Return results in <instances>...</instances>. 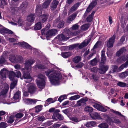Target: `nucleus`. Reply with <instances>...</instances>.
<instances>
[{
  "instance_id": "f257e3e1",
  "label": "nucleus",
  "mask_w": 128,
  "mask_h": 128,
  "mask_svg": "<svg viewBox=\"0 0 128 128\" xmlns=\"http://www.w3.org/2000/svg\"><path fill=\"white\" fill-rule=\"evenodd\" d=\"M46 74L50 79L51 83L54 85H58L60 84L62 80L64 82L67 79L66 77L63 78L60 72H57L53 69L48 70L45 72Z\"/></svg>"
},
{
  "instance_id": "f03ea898",
  "label": "nucleus",
  "mask_w": 128,
  "mask_h": 128,
  "mask_svg": "<svg viewBox=\"0 0 128 128\" xmlns=\"http://www.w3.org/2000/svg\"><path fill=\"white\" fill-rule=\"evenodd\" d=\"M34 62V60H26L25 63L24 68L22 69V71L24 72V73H23V77L24 78L27 79L25 81L26 83L31 82L32 80V78L30 76V73L28 72L25 73V71L26 72V71L29 72L31 70V65Z\"/></svg>"
},
{
  "instance_id": "7ed1b4c3",
  "label": "nucleus",
  "mask_w": 128,
  "mask_h": 128,
  "mask_svg": "<svg viewBox=\"0 0 128 128\" xmlns=\"http://www.w3.org/2000/svg\"><path fill=\"white\" fill-rule=\"evenodd\" d=\"M46 79L45 77L43 74H40L38 75L36 82L38 86L40 89V91L42 90L44 88Z\"/></svg>"
},
{
  "instance_id": "20e7f679",
  "label": "nucleus",
  "mask_w": 128,
  "mask_h": 128,
  "mask_svg": "<svg viewBox=\"0 0 128 128\" xmlns=\"http://www.w3.org/2000/svg\"><path fill=\"white\" fill-rule=\"evenodd\" d=\"M68 32L65 36L63 34H61L58 36V38L61 40H66L68 39L70 37L69 36H76V33L75 32L74 33H70V31H68Z\"/></svg>"
},
{
  "instance_id": "39448f33",
  "label": "nucleus",
  "mask_w": 128,
  "mask_h": 128,
  "mask_svg": "<svg viewBox=\"0 0 128 128\" xmlns=\"http://www.w3.org/2000/svg\"><path fill=\"white\" fill-rule=\"evenodd\" d=\"M14 73L13 72H12L9 74V78L12 81V82L10 86V89H13L16 85L17 80V79H14Z\"/></svg>"
},
{
  "instance_id": "423d86ee",
  "label": "nucleus",
  "mask_w": 128,
  "mask_h": 128,
  "mask_svg": "<svg viewBox=\"0 0 128 128\" xmlns=\"http://www.w3.org/2000/svg\"><path fill=\"white\" fill-rule=\"evenodd\" d=\"M0 88V95H4L6 94L9 89V86L6 83H4Z\"/></svg>"
},
{
  "instance_id": "0eeeda50",
  "label": "nucleus",
  "mask_w": 128,
  "mask_h": 128,
  "mask_svg": "<svg viewBox=\"0 0 128 128\" xmlns=\"http://www.w3.org/2000/svg\"><path fill=\"white\" fill-rule=\"evenodd\" d=\"M25 87L27 88L28 92L30 94L34 93L36 90V88L34 85L32 83L28 84L27 86H26Z\"/></svg>"
},
{
  "instance_id": "6e6552de",
  "label": "nucleus",
  "mask_w": 128,
  "mask_h": 128,
  "mask_svg": "<svg viewBox=\"0 0 128 128\" xmlns=\"http://www.w3.org/2000/svg\"><path fill=\"white\" fill-rule=\"evenodd\" d=\"M88 100V98H82L77 102L75 106H80L86 105V102Z\"/></svg>"
},
{
  "instance_id": "1a4fd4ad",
  "label": "nucleus",
  "mask_w": 128,
  "mask_h": 128,
  "mask_svg": "<svg viewBox=\"0 0 128 128\" xmlns=\"http://www.w3.org/2000/svg\"><path fill=\"white\" fill-rule=\"evenodd\" d=\"M115 36L114 34L109 39L107 43V46L108 48H112L113 47V44L115 40Z\"/></svg>"
},
{
  "instance_id": "9d476101",
  "label": "nucleus",
  "mask_w": 128,
  "mask_h": 128,
  "mask_svg": "<svg viewBox=\"0 0 128 128\" xmlns=\"http://www.w3.org/2000/svg\"><path fill=\"white\" fill-rule=\"evenodd\" d=\"M48 17V14H43L39 17V20L41 23H43L47 21Z\"/></svg>"
},
{
  "instance_id": "9b49d317",
  "label": "nucleus",
  "mask_w": 128,
  "mask_h": 128,
  "mask_svg": "<svg viewBox=\"0 0 128 128\" xmlns=\"http://www.w3.org/2000/svg\"><path fill=\"white\" fill-rule=\"evenodd\" d=\"M25 103L27 104H34L37 101V100L34 99L26 98L23 99Z\"/></svg>"
},
{
  "instance_id": "f8f14e48",
  "label": "nucleus",
  "mask_w": 128,
  "mask_h": 128,
  "mask_svg": "<svg viewBox=\"0 0 128 128\" xmlns=\"http://www.w3.org/2000/svg\"><path fill=\"white\" fill-rule=\"evenodd\" d=\"M8 73V71L6 68L2 69L0 72L1 78L4 80H5L6 78V75Z\"/></svg>"
},
{
  "instance_id": "ddd939ff",
  "label": "nucleus",
  "mask_w": 128,
  "mask_h": 128,
  "mask_svg": "<svg viewBox=\"0 0 128 128\" xmlns=\"http://www.w3.org/2000/svg\"><path fill=\"white\" fill-rule=\"evenodd\" d=\"M93 106L98 110L103 112H106L107 110L105 107H103L98 104H96L93 105Z\"/></svg>"
},
{
  "instance_id": "4468645a",
  "label": "nucleus",
  "mask_w": 128,
  "mask_h": 128,
  "mask_svg": "<svg viewBox=\"0 0 128 128\" xmlns=\"http://www.w3.org/2000/svg\"><path fill=\"white\" fill-rule=\"evenodd\" d=\"M57 32V31L56 29H52L48 31L46 34V37H49L50 36H53Z\"/></svg>"
},
{
  "instance_id": "2eb2a0df",
  "label": "nucleus",
  "mask_w": 128,
  "mask_h": 128,
  "mask_svg": "<svg viewBox=\"0 0 128 128\" xmlns=\"http://www.w3.org/2000/svg\"><path fill=\"white\" fill-rule=\"evenodd\" d=\"M18 44L20 46V47H25L26 48L30 49L32 48L31 46L28 43L24 42H18Z\"/></svg>"
},
{
  "instance_id": "dca6fc26",
  "label": "nucleus",
  "mask_w": 128,
  "mask_h": 128,
  "mask_svg": "<svg viewBox=\"0 0 128 128\" xmlns=\"http://www.w3.org/2000/svg\"><path fill=\"white\" fill-rule=\"evenodd\" d=\"M90 115L92 118L94 120L96 119H102L100 116L96 112H94L91 114H90Z\"/></svg>"
},
{
  "instance_id": "f3484780",
  "label": "nucleus",
  "mask_w": 128,
  "mask_h": 128,
  "mask_svg": "<svg viewBox=\"0 0 128 128\" xmlns=\"http://www.w3.org/2000/svg\"><path fill=\"white\" fill-rule=\"evenodd\" d=\"M90 41V39H88L84 40L79 46V48L81 49L86 46L88 44Z\"/></svg>"
},
{
  "instance_id": "a211bd4d",
  "label": "nucleus",
  "mask_w": 128,
  "mask_h": 128,
  "mask_svg": "<svg viewBox=\"0 0 128 128\" xmlns=\"http://www.w3.org/2000/svg\"><path fill=\"white\" fill-rule=\"evenodd\" d=\"M58 3V2L56 0H54L50 4V9L52 10H54L57 7V6Z\"/></svg>"
},
{
  "instance_id": "6ab92c4d",
  "label": "nucleus",
  "mask_w": 128,
  "mask_h": 128,
  "mask_svg": "<svg viewBox=\"0 0 128 128\" xmlns=\"http://www.w3.org/2000/svg\"><path fill=\"white\" fill-rule=\"evenodd\" d=\"M77 14V13L76 12L69 16L67 20L68 22L70 23L76 17Z\"/></svg>"
},
{
  "instance_id": "aec40b11",
  "label": "nucleus",
  "mask_w": 128,
  "mask_h": 128,
  "mask_svg": "<svg viewBox=\"0 0 128 128\" xmlns=\"http://www.w3.org/2000/svg\"><path fill=\"white\" fill-rule=\"evenodd\" d=\"M126 51V50L124 47L122 48H120L119 50L117 52L116 56H119L121 55L124 54Z\"/></svg>"
},
{
  "instance_id": "412c9836",
  "label": "nucleus",
  "mask_w": 128,
  "mask_h": 128,
  "mask_svg": "<svg viewBox=\"0 0 128 128\" xmlns=\"http://www.w3.org/2000/svg\"><path fill=\"white\" fill-rule=\"evenodd\" d=\"M109 67L108 66H103L99 70V72L100 74H104L108 70Z\"/></svg>"
},
{
  "instance_id": "4be33fe9",
  "label": "nucleus",
  "mask_w": 128,
  "mask_h": 128,
  "mask_svg": "<svg viewBox=\"0 0 128 128\" xmlns=\"http://www.w3.org/2000/svg\"><path fill=\"white\" fill-rule=\"evenodd\" d=\"M20 92L19 91L17 92L14 95V100H17L16 102H18L19 101L18 99L20 97Z\"/></svg>"
},
{
  "instance_id": "5701e85b",
  "label": "nucleus",
  "mask_w": 128,
  "mask_h": 128,
  "mask_svg": "<svg viewBox=\"0 0 128 128\" xmlns=\"http://www.w3.org/2000/svg\"><path fill=\"white\" fill-rule=\"evenodd\" d=\"M128 76V70H127L124 72L120 73L119 74V77L124 78Z\"/></svg>"
},
{
  "instance_id": "b1692460",
  "label": "nucleus",
  "mask_w": 128,
  "mask_h": 128,
  "mask_svg": "<svg viewBox=\"0 0 128 128\" xmlns=\"http://www.w3.org/2000/svg\"><path fill=\"white\" fill-rule=\"evenodd\" d=\"M128 66V60L124 63L122 64L118 68L119 70L120 71L123 70L124 68H127Z\"/></svg>"
},
{
  "instance_id": "393cba45",
  "label": "nucleus",
  "mask_w": 128,
  "mask_h": 128,
  "mask_svg": "<svg viewBox=\"0 0 128 128\" xmlns=\"http://www.w3.org/2000/svg\"><path fill=\"white\" fill-rule=\"evenodd\" d=\"M51 0H46L42 5V7L44 8H47L49 6Z\"/></svg>"
},
{
  "instance_id": "a878e982",
  "label": "nucleus",
  "mask_w": 128,
  "mask_h": 128,
  "mask_svg": "<svg viewBox=\"0 0 128 128\" xmlns=\"http://www.w3.org/2000/svg\"><path fill=\"white\" fill-rule=\"evenodd\" d=\"M105 51L104 50H102L101 52V62L102 63H104L106 60V58L105 54Z\"/></svg>"
},
{
  "instance_id": "bb28decb",
  "label": "nucleus",
  "mask_w": 128,
  "mask_h": 128,
  "mask_svg": "<svg viewBox=\"0 0 128 128\" xmlns=\"http://www.w3.org/2000/svg\"><path fill=\"white\" fill-rule=\"evenodd\" d=\"M34 14H32L28 16L27 18L29 22H32L34 21Z\"/></svg>"
},
{
  "instance_id": "cd10ccee",
  "label": "nucleus",
  "mask_w": 128,
  "mask_h": 128,
  "mask_svg": "<svg viewBox=\"0 0 128 128\" xmlns=\"http://www.w3.org/2000/svg\"><path fill=\"white\" fill-rule=\"evenodd\" d=\"M42 28L41 24L40 22H38L36 24L34 28V29L35 30H38Z\"/></svg>"
},
{
  "instance_id": "c85d7f7f",
  "label": "nucleus",
  "mask_w": 128,
  "mask_h": 128,
  "mask_svg": "<svg viewBox=\"0 0 128 128\" xmlns=\"http://www.w3.org/2000/svg\"><path fill=\"white\" fill-rule=\"evenodd\" d=\"M62 56L64 58H66L72 55V53L70 52H63L62 54Z\"/></svg>"
},
{
  "instance_id": "c756f323",
  "label": "nucleus",
  "mask_w": 128,
  "mask_h": 128,
  "mask_svg": "<svg viewBox=\"0 0 128 128\" xmlns=\"http://www.w3.org/2000/svg\"><path fill=\"white\" fill-rule=\"evenodd\" d=\"M94 13L95 12H92L91 14L87 17L86 18V20L88 22H90L92 20Z\"/></svg>"
},
{
  "instance_id": "7c9ffc66",
  "label": "nucleus",
  "mask_w": 128,
  "mask_h": 128,
  "mask_svg": "<svg viewBox=\"0 0 128 128\" xmlns=\"http://www.w3.org/2000/svg\"><path fill=\"white\" fill-rule=\"evenodd\" d=\"M95 124L96 123L94 122L91 121L86 122V126L87 127H90L94 126Z\"/></svg>"
},
{
  "instance_id": "2f4dec72",
  "label": "nucleus",
  "mask_w": 128,
  "mask_h": 128,
  "mask_svg": "<svg viewBox=\"0 0 128 128\" xmlns=\"http://www.w3.org/2000/svg\"><path fill=\"white\" fill-rule=\"evenodd\" d=\"M110 120L111 121L110 122L109 124H110L111 122H113L116 124H119L120 122V121L119 120L117 119H114V118L112 119L111 118Z\"/></svg>"
},
{
  "instance_id": "473e14b6",
  "label": "nucleus",
  "mask_w": 128,
  "mask_h": 128,
  "mask_svg": "<svg viewBox=\"0 0 128 128\" xmlns=\"http://www.w3.org/2000/svg\"><path fill=\"white\" fill-rule=\"evenodd\" d=\"M13 72L14 73V74L13 75L14 76V79H16V78L15 77H16L17 78H19V77H20L21 76V72L20 71H18L16 73H15L13 71L11 72H10L9 73L11 72Z\"/></svg>"
},
{
  "instance_id": "72a5a7b5",
  "label": "nucleus",
  "mask_w": 128,
  "mask_h": 128,
  "mask_svg": "<svg viewBox=\"0 0 128 128\" xmlns=\"http://www.w3.org/2000/svg\"><path fill=\"white\" fill-rule=\"evenodd\" d=\"M79 6V4L77 3L75 4L71 8L70 11L71 12H72L75 11Z\"/></svg>"
},
{
  "instance_id": "f704fd0d",
  "label": "nucleus",
  "mask_w": 128,
  "mask_h": 128,
  "mask_svg": "<svg viewBox=\"0 0 128 128\" xmlns=\"http://www.w3.org/2000/svg\"><path fill=\"white\" fill-rule=\"evenodd\" d=\"M102 116L104 118L103 119L107 121L109 124H110V122L111 121L110 120L111 118L106 114H103Z\"/></svg>"
},
{
  "instance_id": "c9c22d12",
  "label": "nucleus",
  "mask_w": 128,
  "mask_h": 128,
  "mask_svg": "<svg viewBox=\"0 0 128 128\" xmlns=\"http://www.w3.org/2000/svg\"><path fill=\"white\" fill-rule=\"evenodd\" d=\"M84 110L85 112L90 113L93 111V108L90 106H87L84 108Z\"/></svg>"
},
{
  "instance_id": "e433bc0d",
  "label": "nucleus",
  "mask_w": 128,
  "mask_h": 128,
  "mask_svg": "<svg viewBox=\"0 0 128 128\" xmlns=\"http://www.w3.org/2000/svg\"><path fill=\"white\" fill-rule=\"evenodd\" d=\"M36 68H38V69H46V67L40 64H37L35 66Z\"/></svg>"
},
{
  "instance_id": "4c0bfd02",
  "label": "nucleus",
  "mask_w": 128,
  "mask_h": 128,
  "mask_svg": "<svg viewBox=\"0 0 128 128\" xmlns=\"http://www.w3.org/2000/svg\"><path fill=\"white\" fill-rule=\"evenodd\" d=\"M42 106L41 105H40L37 106L35 107L36 112H38L40 111L42 109Z\"/></svg>"
},
{
  "instance_id": "58836bf2",
  "label": "nucleus",
  "mask_w": 128,
  "mask_h": 128,
  "mask_svg": "<svg viewBox=\"0 0 128 128\" xmlns=\"http://www.w3.org/2000/svg\"><path fill=\"white\" fill-rule=\"evenodd\" d=\"M98 126L100 128H108V126L107 124L106 123H103L100 124Z\"/></svg>"
},
{
  "instance_id": "ea45409f",
  "label": "nucleus",
  "mask_w": 128,
  "mask_h": 128,
  "mask_svg": "<svg viewBox=\"0 0 128 128\" xmlns=\"http://www.w3.org/2000/svg\"><path fill=\"white\" fill-rule=\"evenodd\" d=\"M14 116H10L7 120V122L8 123L11 124L14 121Z\"/></svg>"
},
{
  "instance_id": "a19ab883",
  "label": "nucleus",
  "mask_w": 128,
  "mask_h": 128,
  "mask_svg": "<svg viewBox=\"0 0 128 128\" xmlns=\"http://www.w3.org/2000/svg\"><path fill=\"white\" fill-rule=\"evenodd\" d=\"M90 25L88 24H85L82 25L81 26L80 28L81 29L83 30H87L90 26Z\"/></svg>"
},
{
  "instance_id": "79ce46f5",
  "label": "nucleus",
  "mask_w": 128,
  "mask_h": 128,
  "mask_svg": "<svg viewBox=\"0 0 128 128\" xmlns=\"http://www.w3.org/2000/svg\"><path fill=\"white\" fill-rule=\"evenodd\" d=\"M117 84L118 86L122 87H124L126 86L127 87V84L125 83L124 82H119Z\"/></svg>"
},
{
  "instance_id": "37998d69",
  "label": "nucleus",
  "mask_w": 128,
  "mask_h": 128,
  "mask_svg": "<svg viewBox=\"0 0 128 128\" xmlns=\"http://www.w3.org/2000/svg\"><path fill=\"white\" fill-rule=\"evenodd\" d=\"M81 58L80 56H77L74 57L73 59V61L75 63H78L80 61Z\"/></svg>"
},
{
  "instance_id": "c03bdc74",
  "label": "nucleus",
  "mask_w": 128,
  "mask_h": 128,
  "mask_svg": "<svg viewBox=\"0 0 128 128\" xmlns=\"http://www.w3.org/2000/svg\"><path fill=\"white\" fill-rule=\"evenodd\" d=\"M80 97L79 95H76L74 96H71L69 98V99L70 100H75L78 98Z\"/></svg>"
},
{
  "instance_id": "a18cd8bd",
  "label": "nucleus",
  "mask_w": 128,
  "mask_h": 128,
  "mask_svg": "<svg viewBox=\"0 0 128 128\" xmlns=\"http://www.w3.org/2000/svg\"><path fill=\"white\" fill-rule=\"evenodd\" d=\"M70 120L76 122H78L82 120L80 118L76 117H73L70 118Z\"/></svg>"
},
{
  "instance_id": "49530a36",
  "label": "nucleus",
  "mask_w": 128,
  "mask_h": 128,
  "mask_svg": "<svg viewBox=\"0 0 128 128\" xmlns=\"http://www.w3.org/2000/svg\"><path fill=\"white\" fill-rule=\"evenodd\" d=\"M26 88L24 87L23 89V93L24 95L25 96H27L28 95V92L27 91V90H26Z\"/></svg>"
},
{
  "instance_id": "de8ad7c7",
  "label": "nucleus",
  "mask_w": 128,
  "mask_h": 128,
  "mask_svg": "<svg viewBox=\"0 0 128 128\" xmlns=\"http://www.w3.org/2000/svg\"><path fill=\"white\" fill-rule=\"evenodd\" d=\"M110 111L114 113L115 114H116V115H118L119 116H123L122 115L121 113L117 111H115L113 110H110Z\"/></svg>"
},
{
  "instance_id": "09e8293b",
  "label": "nucleus",
  "mask_w": 128,
  "mask_h": 128,
  "mask_svg": "<svg viewBox=\"0 0 128 128\" xmlns=\"http://www.w3.org/2000/svg\"><path fill=\"white\" fill-rule=\"evenodd\" d=\"M7 126V124L5 122H3L0 123V128H5Z\"/></svg>"
},
{
  "instance_id": "8fccbe9b",
  "label": "nucleus",
  "mask_w": 128,
  "mask_h": 128,
  "mask_svg": "<svg viewBox=\"0 0 128 128\" xmlns=\"http://www.w3.org/2000/svg\"><path fill=\"white\" fill-rule=\"evenodd\" d=\"M58 27L59 28L62 27L64 26V22L62 21H60L58 22H57Z\"/></svg>"
},
{
  "instance_id": "3c124183",
  "label": "nucleus",
  "mask_w": 128,
  "mask_h": 128,
  "mask_svg": "<svg viewBox=\"0 0 128 128\" xmlns=\"http://www.w3.org/2000/svg\"><path fill=\"white\" fill-rule=\"evenodd\" d=\"M16 57L12 55V56H10L9 57V59L12 62H14L16 61Z\"/></svg>"
},
{
  "instance_id": "603ef678",
  "label": "nucleus",
  "mask_w": 128,
  "mask_h": 128,
  "mask_svg": "<svg viewBox=\"0 0 128 128\" xmlns=\"http://www.w3.org/2000/svg\"><path fill=\"white\" fill-rule=\"evenodd\" d=\"M112 72H114L117 71L118 68V66H112Z\"/></svg>"
},
{
  "instance_id": "864d4df0",
  "label": "nucleus",
  "mask_w": 128,
  "mask_h": 128,
  "mask_svg": "<svg viewBox=\"0 0 128 128\" xmlns=\"http://www.w3.org/2000/svg\"><path fill=\"white\" fill-rule=\"evenodd\" d=\"M78 44H76L69 46V49L70 50H71L74 48H75L78 46Z\"/></svg>"
},
{
  "instance_id": "5fc2aeb1",
  "label": "nucleus",
  "mask_w": 128,
  "mask_h": 128,
  "mask_svg": "<svg viewBox=\"0 0 128 128\" xmlns=\"http://www.w3.org/2000/svg\"><path fill=\"white\" fill-rule=\"evenodd\" d=\"M37 119L40 121L42 122L46 119V118L44 116H42L38 117Z\"/></svg>"
},
{
  "instance_id": "6e6d98bb",
  "label": "nucleus",
  "mask_w": 128,
  "mask_h": 128,
  "mask_svg": "<svg viewBox=\"0 0 128 128\" xmlns=\"http://www.w3.org/2000/svg\"><path fill=\"white\" fill-rule=\"evenodd\" d=\"M97 60L95 58L94 59L91 61V64L92 66H94L97 63Z\"/></svg>"
},
{
  "instance_id": "4d7b16f0",
  "label": "nucleus",
  "mask_w": 128,
  "mask_h": 128,
  "mask_svg": "<svg viewBox=\"0 0 128 128\" xmlns=\"http://www.w3.org/2000/svg\"><path fill=\"white\" fill-rule=\"evenodd\" d=\"M28 3L26 2H23L21 5V7L22 8H26L28 6Z\"/></svg>"
},
{
  "instance_id": "13d9d810",
  "label": "nucleus",
  "mask_w": 128,
  "mask_h": 128,
  "mask_svg": "<svg viewBox=\"0 0 128 128\" xmlns=\"http://www.w3.org/2000/svg\"><path fill=\"white\" fill-rule=\"evenodd\" d=\"M24 115L23 114L21 113H18L15 115L16 118H20L22 117Z\"/></svg>"
},
{
  "instance_id": "bf43d9fd",
  "label": "nucleus",
  "mask_w": 128,
  "mask_h": 128,
  "mask_svg": "<svg viewBox=\"0 0 128 128\" xmlns=\"http://www.w3.org/2000/svg\"><path fill=\"white\" fill-rule=\"evenodd\" d=\"M79 27V26L77 24L74 25L72 27V28L73 30H76Z\"/></svg>"
},
{
  "instance_id": "052dcab7",
  "label": "nucleus",
  "mask_w": 128,
  "mask_h": 128,
  "mask_svg": "<svg viewBox=\"0 0 128 128\" xmlns=\"http://www.w3.org/2000/svg\"><path fill=\"white\" fill-rule=\"evenodd\" d=\"M58 113H55L53 114L52 117L53 119L57 120L58 119Z\"/></svg>"
},
{
  "instance_id": "680f3d73",
  "label": "nucleus",
  "mask_w": 128,
  "mask_h": 128,
  "mask_svg": "<svg viewBox=\"0 0 128 128\" xmlns=\"http://www.w3.org/2000/svg\"><path fill=\"white\" fill-rule=\"evenodd\" d=\"M6 28H3L2 29H1V30L0 32L3 34H6Z\"/></svg>"
},
{
  "instance_id": "e2e57ef3",
  "label": "nucleus",
  "mask_w": 128,
  "mask_h": 128,
  "mask_svg": "<svg viewBox=\"0 0 128 128\" xmlns=\"http://www.w3.org/2000/svg\"><path fill=\"white\" fill-rule=\"evenodd\" d=\"M58 119L60 120H63L64 118L60 114L58 113Z\"/></svg>"
},
{
  "instance_id": "0e129e2a",
  "label": "nucleus",
  "mask_w": 128,
  "mask_h": 128,
  "mask_svg": "<svg viewBox=\"0 0 128 128\" xmlns=\"http://www.w3.org/2000/svg\"><path fill=\"white\" fill-rule=\"evenodd\" d=\"M46 101L50 104L53 103L54 102V101L53 100V99L51 98L48 99Z\"/></svg>"
},
{
  "instance_id": "69168bd1",
  "label": "nucleus",
  "mask_w": 128,
  "mask_h": 128,
  "mask_svg": "<svg viewBox=\"0 0 128 128\" xmlns=\"http://www.w3.org/2000/svg\"><path fill=\"white\" fill-rule=\"evenodd\" d=\"M7 40H8L10 42H14L16 41V39L13 38H8Z\"/></svg>"
},
{
  "instance_id": "338daca9",
  "label": "nucleus",
  "mask_w": 128,
  "mask_h": 128,
  "mask_svg": "<svg viewBox=\"0 0 128 128\" xmlns=\"http://www.w3.org/2000/svg\"><path fill=\"white\" fill-rule=\"evenodd\" d=\"M83 66V64L82 63H80L76 66V67L80 68H82Z\"/></svg>"
},
{
  "instance_id": "774afa93",
  "label": "nucleus",
  "mask_w": 128,
  "mask_h": 128,
  "mask_svg": "<svg viewBox=\"0 0 128 128\" xmlns=\"http://www.w3.org/2000/svg\"><path fill=\"white\" fill-rule=\"evenodd\" d=\"M91 70L94 72H96L98 70V69L94 67L91 68Z\"/></svg>"
}]
</instances>
